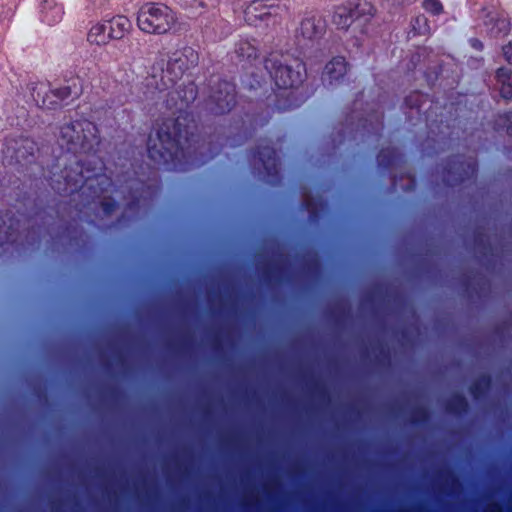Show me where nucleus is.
Wrapping results in <instances>:
<instances>
[{
  "label": "nucleus",
  "mask_w": 512,
  "mask_h": 512,
  "mask_svg": "<svg viewBox=\"0 0 512 512\" xmlns=\"http://www.w3.org/2000/svg\"><path fill=\"white\" fill-rule=\"evenodd\" d=\"M175 13L164 5L148 4L143 6L137 17L140 30L150 34H164L176 24Z\"/></svg>",
  "instance_id": "obj_1"
},
{
  "label": "nucleus",
  "mask_w": 512,
  "mask_h": 512,
  "mask_svg": "<svg viewBox=\"0 0 512 512\" xmlns=\"http://www.w3.org/2000/svg\"><path fill=\"white\" fill-rule=\"evenodd\" d=\"M373 13L374 8L370 3L348 0L335 8L332 22L339 28H347L353 23L363 26L370 20Z\"/></svg>",
  "instance_id": "obj_2"
},
{
  "label": "nucleus",
  "mask_w": 512,
  "mask_h": 512,
  "mask_svg": "<svg viewBox=\"0 0 512 512\" xmlns=\"http://www.w3.org/2000/svg\"><path fill=\"white\" fill-rule=\"evenodd\" d=\"M149 157L154 161H172L178 153V144L168 132V128H161L152 133L148 139Z\"/></svg>",
  "instance_id": "obj_3"
},
{
  "label": "nucleus",
  "mask_w": 512,
  "mask_h": 512,
  "mask_svg": "<svg viewBox=\"0 0 512 512\" xmlns=\"http://www.w3.org/2000/svg\"><path fill=\"white\" fill-rule=\"evenodd\" d=\"M94 126L85 121L67 123L59 129V140L62 144H71L84 148L94 136Z\"/></svg>",
  "instance_id": "obj_4"
},
{
  "label": "nucleus",
  "mask_w": 512,
  "mask_h": 512,
  "mask_svg": "<svg viewBox=\"0 0 512 512\" xmlns=\"http://www.w3.org/2000/svg\"><path fill=\"white\" fill-rule=\"evenodd\" d=\"M197 54L190 47L172 51L168 54L166 70L171 75V80L177 79L194 66L197 62Z\"/></svg>",
  "instance_id": "obj_5"
},
{
  "label": "nucleus",
  "mask_w": 512,
  "mask_h": 512,
  "mask_svg": "<svg viewBox=\"0 0 512 512\" xmlns=\"http://www.w3.org/2000/svg\"><path fill=\"white\" fill-rule=\"evenodd\" d=\"M276 12V8L265 0H253L244 10L245 20L249 24H255L258 20H264Z\"/></svg>",
  "instance_id": "obj_6"
},
{
  "label": "nucleus",
  "mask_w": 512,
  "mask_h": 512,
  "mask_svg": "<svg viewBox=\"0 0 512 512\" xmlns=\"http://www.w3.org/2000/svg\"><path fill=\"white\" fill-rule=\"evenodd\" d=\"M273 77L275 79L276 85L281 88H289L301 82V75L299 71H294L288 66H280L278 67Z\"/></svg>",
  "instance_id": "obj_7"
},
{
  "label": "nucleus",
  "mask_w": 512,
  "mask_h": 512,
  "mask_svg": "<svg viewBox=\"0 0 512 512\" xmlns=\"http://www.w3.org/2000/svg\"><path fill=\"white\" fill-rule=\"evenodd\" d=\"M300 31L305 38L313 39L324 33L325 23L320 17H308L301 22Z\"/></svg>",
  "instance_id": "obj_8"
},
{
  "label": "nucleus",
  "mask_w": 512,
  "mask_h": 512,
  "mask_svg": "<svg viewBox=\"0 0 512 512\" xmlns=\"http://www.w3.org/2000/svg\"><path fill=\"white\" fill-rule=\"evenodd\" d=\"M106 24L111 39H122L131 28L130 20L122 15L113 17Z\"/></svg>",
  "instance_id": "obj_9"
},
{
  "label": "nucleus",
  "mask_w": 512,
  "mask_h": 512,
  "mask_svg": "<svg viewBox=\"0 0 512 512\" xmlns=\"http://www.w3.org/2000/svg\"><path fill=\"white\" fill-rule=\"evenodd\" d=\"M109 40H111V38L105 22L94 24L87 33V41L90 45L103 46L106 45Z\"/></svg>",
  "instance_id": "obj_10"
},
{
  "label": "nucleus",
  "mask_w": 512,
  "mask_h": 512,
  "mask_svg": "<svg viewBox=\"0 0 512 512\" xmlns=\"http://www.w3.org/2000/svg\"><path fill=\"white\" fill-rule=\"evenodd\" d=\"M347 70L345 59L342 57H336L332 59L324 69V76L332 82L341 78Z\"/></svg>",
  "instance_id": "obj_11"
},
{
  "label": "nucleus",
  "mask_w": 512,
  "mask_h": 512,
  "mask_svg": "<svg viewBox=\"0 0 512 512\" xmlns=\"http://www.w3.org/2000/svg\"><path fill=\"white\" fill-rule=\"evenodd\" d=\"M511 76V71L506 68H501L497 71V79L502 84L501 86V95L506 98L510 99L512 97V85L509 82Z\"/></svg>",
  "instance_id": "obj_12"
},
{
  "label": "nucleus",
  "mask_w": 512,
  "mask_h": 512,
  "mask_svg": "<svg viewBox=\"0 0 512 512\" xmlns=\"http://www.w3.org/2000/svg\"><path fill=\"white\" fill-rule=\"evenodd\" d=\"M495 17L490 18V22H493L495 20V26L492 29H496L495 33H506L509 28V23L504 17V15L500 14L499 12L495 11Z\"/></svg>",
  "instance_id": "obj_13"
},
{
  "label": "nucleus",
  "mask_w": 512,
  "mask_h": 512,
  "mask_svg": "<svg viewBox=\"0 0 512 512\" xmlns=\"http://www.w3.org/2000/svg\"><path fill=\"white\" fill-rule=\"evenodd\" d=\"M422 6L432 15H439L443 12V5L439 0H424Z\"/></svg>",
  "instance_id": "obj_14"
},
{
  "label": "nucleus",
  "mask_w": 512,
  "mask_h": 512,
  "mask_svg": "<svg viewBox=\"0 0 512 512\" xmlns=\"http://www.w3.org/2000/svg\"><path fill=\"white\" fill-rule=\"evenodd\" d=\"M237 53L242 57H247L248 59L256 57V49L249 43L239 44Z\"/></svg>",
  "instance_id": "obj_15"
},
{
  "label": "nucleus",
  "mask_w": 512,
  "mask_h": 512,
  "mask_svg": "<svg viewBox=\"0 0 512 512\" xmlns=\"http://www.w3.org/2000/svg\"><path fill=\"white\" fill-rule=\"evenodd\" d=\"M414 28L418 31V33L420 34H425L428 32V26H427V19L425 18V16L421 15V16H418L416 19H415V25H414Z\"/></svg>",
  "instance_id": "obj_16"
},
{
  "label": "nucleus",
  "mask_w": 512,
  "mask_h": 512,
  "mask_svg": "<svg viewBox=\"0 0 512 512\" xmlns=\"http://www.w3.org/2000/svg\"><path fill=\"white\" fill-rule=\"evenodd\" d=\"M503 54L506 60L512 63V43L510 42L508 45L503 47Z\"/></svg>",
  "instance_id": "obj_17"
},
{
  "label": "nucleus",
  "mask_w": 512,
  "mask_h": 512,
  "mask_svg": "<svg viewBox=\"0 0 512 512\" xmlns=\"http://www.w3.org/2000/svg\"><path fill=\"white\" fill-rule=\"evenodd\" d=\"M102 207H103V210L106 212V213H110L111 212V206H112V202L111 200L109 199H105L102 201L101 203Z\"/></svg>",
  "instance_id": "obj_18"
},
{
  "label": "nucleus",
  "mask_w": 512,
  "mask_h": 512,
  "mask_svg": "<svg viewBox=\"0 0 512 512\" xmlns=\"http://www.w3.org/2000/svg\"><path fill=\"white\" fill-rule=\"evenodd\" d=\"M61 14H62V9H61V7H59V6H55V19H56V18H60Z\"/></svg>",
  "instance_id": "obj_19"
}]
</instances>
